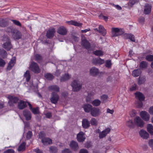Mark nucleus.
<instances>
[{"label":"nucleus","mask_w":153,"mask_h":153,"mask_svg":"<svg viewBox=\"0 0 153 153\" xmlns=\"http://www.w3.org/2000/svg\"><path fill=\"white\" fill-rule=\"evenodd\" d=\"M72 87V90L74 92L79 91L82 88V84L79 80H74L71 84Z\"/></svg>","instance_id":"f257e3e1"},{"label":"nucleus","mask_w":153,"mask_h":153,"mask_svg":"<svg viewBox=\"0 0 153 153\" xmlns=\"http://www.w3.org/2000/svg\"><path fill=\"white\" fill-rule=\"evenodd\" d=\"M8 31H11L12 33V36L13 38L18 39H20L22 37V34L20 32L16 29H13L11 30V28H8Z\"/></svg>","instance_id":"f03ea898"},{"label":"nucleus","mask_w":153,"mask_h":153,"mask_svg":"<svg viewBox=\"0 0 153 153\" xmlns=\"http://www.w3.org/2000/svg\"><path fill=\"white\" fill-rule=\"evenodd\" d=\"M112 36L115 37L123 34L124 31L123 29L113 27L112 28Z\"/></svg>","instance_id":"7ed1b4c3"},{"label":"nucleus","mask_w":153,"mask_h":153,"mask_svg":"<svg viewBox=\"0 0 153 153\" xmlns=\"http://www.w3.org/2000/svg\"><path fill=\"white\" fill-rule=\"evenodd\" d=\"M30 69L36 74H38L40 72L39 67L38 64L34 62H32L30 65Z\"/></svg>","instance_id":"20e7f679"},{"label":"nucleus","mask_w":153,"mask_h":153,"mask_svg":"<svg viewBox=\"0 0 153 153\" xmlns=\"http://www.w3.org/2000/svg\"><path fill=\"white\" fill-rule=\"evenodd\" d=\"M3 40L6 42L3 45V47L6 50L9 51L12 48V45L9 41V39L7 36H5L3 38Z\"/></svg>","instance_id":"39448f33"},{"label":"nucleus","mask_w":153,"mask_h":153,"mask_svg":"<svg viewBox=\"0 0 153 153\" xmlns=\"http://www.w3.org/2000/svg\"><path fill=\"white\" fill-rule=\"evenodd\" d=\"M7 98L9 100L8 103L10 106H13V103H17L19 100V99L17 97L9 95Z\"/></svg>","instance_id":"423d86ee"},{"label":"nucleus","mask_w":153,"mask_h":153,"mask_svg":"<svg viewBox=\"0 0 153 153\" xmlns=\"http://www.w3.org/2000/svg\"><path fill=\"white\" fill-rule=\"evenodd\" d=\"M59 99V96L55 92H52L51 94V97L50 100L53 103L56 104V103Z\"/></svg>","instance_id":"0eeeda50"},{"label":"nucleus","mask_w":153,"mask_h":153,"mask_svg":"<svg viewBox=\"0 0 153 153\" xmlns=\"http://www.w3.org/2000/svg\"><path fill=\"white\" fill-rule=\"evenodd\" d=\"M82 45L85 48L88 49L90 48V43L87 40L84 36H82Z\"/></svg>","instance_id":"6e6552de"},{"label":"nucleus","mask_w":153,"mask_h":153,"mask_svg":"<svg viewBox=\"0 0 153 153\" xmlns=\"http://www.w3.org/2000/svg\"><path fill=\"white\" fill-rule=\"evenodd\" d=\"M101 113L100 109L96 107L93 108L91 111V114L93 117H98Z\"/></svg>","instance_id":"1a4fd4ad"},{"label":"nucleus","mask_w":153,"mask_h":153,"mask_svg":"<svg viewBox=\"0 0 153 153\" xmlns=\"http://www.w3.org/2000/svg\"><path fill=\"white\" fill-rule=\"evenodd\" d=\"M67 30L65 27L61 26L59 27L57 30V33L61 35L65 36L67 33Z\"/></svg>","instance_id":"9d476101"},{"label":"nucleus","mask_w":153,"mask_h":153,"mask_svg":"<svg viewBox=\"0 0 153 153\" xmlns=\"http://www.w3.org/2000/svg\"><path fill=\"white\" fill-rule=\"evenodd\" d=\"M135 124L137 126L142 127L143 126L144 123L143 120L139 117H137L134 119Z\"/></svg>","instance_id":"9b49d317"},{"label":"nucleus","mask_w":153,"mask_h":153,"mask_svg":"<svg viewBox=\"0 0 153 153\" xmlns=\"http://www.w3.org/2000/svg\"><path fill=\"white\" fill-rule=\"evenodd\" d=\"M90 74L93 76H95L99 74V71L98 69L95 67H92L90 70Z\"/></svg>","instance_id":"f8f14e48"},{"label":"nucleus","mask_w":153,"mask_h":153,"mask_svg":"<svg viewBox=\"0 0 153 153\" xmlns=\"http://www.w3.org/2000/svg\"><path fill=\"white\" fill-rule=\"evenodd\" d=\"M140 117L146 121L149 120L150 118L149 114L146 111H142L140 114Z\"/></svg>","instance_id":"ddd939ff"},{"label":"nucleus","mask_w":153,"mask_h":153,"mask_svg":"<svg viewBox=\"0 0 153 153\" xmlns=\"http://www.w3.org/2000/svg\"><path fill=\"white\" fill-rule=\"evenodd\" d=\"M84 135L85 134L83 132H80L77 135V140L79 142H83L85 138Z\"/></svg>","instance_id":"4468645a"},{"label":"nucleus","mask_w":153,"mask_h":153,"mask_svg":"<svg viewBox=\"0 0 153 153\" xmlns=\"http://www.w3.org/2000/svg\"><path fill=\"white\" fill-rule=\"evenodd\" d=\"M28 103H29L22 100H20L18 104V108L20 109H22L27 107Z\"/></svg>","instance_id":"2eb2a0df"},{"label":"nucleus","mask_w":153,"mask_h":153,"mask_svg":"<svg viewBox=\"0 0 153 153\" xmlns=\"http://www.w3.org/2000/svg\"><path fill=\"white\" fill-rule=\"evenodd\" d=\"M90 122L86 119H83L82 121V126L84 128L87 129L90 126Z\"/></svg>","instance_id":"dca6fc26"},{"label":"nucleus","mask_w":153,"mask_h":153,"mask_svg":"<svg viewBox=\"0 0 153 153\" xmlns=\"http://www.w3.org/2000/svg\"><path fill=\"white\" fill-rule=\"evenodd\" d=\"M139 134L142 138L145 139H147L149 136V134L147 131L143 130H141L139 131Z\"/></svg>","instance_id":"f3484780"},{"label":"nucleus","mask_w":153,"mask_h":153,"mask_svg":"<svg viewBox=\"0 0 153 153\" xmlns=\"http://www.w3.org/2000/svg\"><path fill=\"white\" fill-rule=\"evenodd\" d=\"M23 114L27 120H30L31 118V113L27 110H24L23 111Z\"/></svg>","instance_id":"a211bd4d"},{"label":"nucleus","mask_w":153,"mask_h":153,"mask_svg":"<svg viewBox=\"0 0 153 153\" xmlns=\"http://www.w3.org/2000/svg\"><path fill=\"white\" fill-rule=\"evenodd\" d=\"M71 148L74 151H76L78 149L79 147L77 143L74 141H72L70 144Z\"/></svg>","instance_id":"6ab92c4d"},{"label":"nucleus","mask_w":153,"mask_h":153,"mask_svg":"<svg viewBox=\"0 0 153 153\" xmlns=\"http://www.w3.org/2000/svg\"><path fill=\"white\" fill-rule=\"evenodd\" d=\"M55 32L54 28L50 29L47 31L46 36L48 38H52Z\"/></svg>","instance_id":"aec40b11"},{"label":"nucleus","mask_w":153,"mask_h":153,"mask_svg":"<svg viewBox=\"0 0 153 153\" xmlns=\"http://www.w3.org/2000/svg\"><path fill=\"white\" fill-rule=\"evenodd\" d=\"M41 140L42 143L45 145H48L52 143V140L48 137L43 138Z\"/></svg>","instance_id":"412c9836"},{"label":"nucleus","mask_w":153,"mask_h":153,"mask_svg":"<svg viewBox=\"0 0 153 153\" xmlns=\"http://www.w3.org/2000/svg\"><path fill=\"white\" fill-rule=\"evenodd\" d=\"M92 63L96 65H101L104 62V60L100 58H94L92 60Z\"/></svg>","instance_id":"4be33fe9"},{"label":"nucleus","mask_w":153,"mask_h":153,"mask_svg":"<svg viewBox=\"0 0 153 153\" xmlns=\"http://www.w3.org/2000/svg\"><path fill=\"white\" fill-rule=\"evenodd\" d=\"M48 89L50 91H53L56 92H59L60 90L59 87L56 85L50 86L48 87Z\"/></svg>","instance_id":"5701e85b"},{"label":"nucleus","mask_w":153,"mask_h":153,"mask_svg":"<svg viewBox=\"0 0 153 153\" xmlns=\"http://www.w3.org/2000/svg\"><path fill=\"white\" fill-rule=\"evenodd\" d=\"M71 77V76L68 73H66L61 76L60 79V81L61 82H65L69 79Z\"/></svg>","instance_id":"b1692460"},{"label":"nucleus","mask_w":153,"mask_h":153,"mask_svg":"<svg viewBox=\"0 0 153 153\" xmlns=\"http://www.w3.org/2000/svg\"><path fill=\"white\" fill-rule=\"evenodd\" d=\"M82 108H83L84 111L86 113H89L91 111L93 107L90 104H86L84 105Z\"/></svg>","instance_id":"393cba45"},{"label":"nucleus","mask_w":153,"mask_h":153,"mask_svg":"<svg viewBox=\"0 0 153 153\" xmlns=\"http://www.w3.org/2000/svg\"><path fill=\"white\" fill-rule=\"evenodd\" d=\"M152 6L149 4H147L144 7V13L146 14H149L151 12Z\"/></svg>","instance_id":"a878e982"},{"label":"nucleus","mask_w":153,"mask_h":153,"mask_svg":"<svg viewBox=\"0 0 153 153\" xmlns=\"http://www.w3.org/2000/svg\"><path fill=\"white\" fill-rule=\"evenodd\" d=\"M110 128H106L105 130L100 133V138H102L104 137L105 136H106V135L110 132Z\"/></svg>","instance_id":"bb28decb"},{"label":"nucleus","mask_w":153,"mask_h":153,"mask_svg":"<svg viewBox=\"0 0 153 153\" xmlns=\"http://www.w3.org/2000/svg\"><path fill=\"white\" fill-rule=\"evenodd\" d=\"M16 59L15 57L12 58L8 63L7 69L8 70H10L14 65Z\"/></svg>","instance_id":"cd10ccee"},{"label":"nucleus","mask_w":153,"mask_h":153,"mask_svg":"<svg viewBox=\"0 0 153 153\" xmlns=\"http://www.w3.org/2000/svg\"><path fill=\"white\" fill-rule=\"evenodd\" d=\"M28 105L30 109L34 114H39V108L38 107L33 108L31 105L30 103H28Z\"/></svg>","instance_id":"c85d7f7f"},{"label":"nucleus","mask_w":153,"mask_h":153,"mask_svg":"<svg viewBox=\"0 0 153 153\" xmlns=\"http://www.w3.org/2000/svg\"><path fill=\"white\" fill-rule=\"evenodd\" d=\"M99 32L103 36H105L106 34V31L103 26L100 25L99 26Z\"/></svg>","instance_id":"c756f323"},{"label":"nucleus","mask_w":153,"mask_h":153,"mask_svg":"<svg viewBox=\"0 0 153 153\" xmlns=\"http://www.w3.org/2000/svg\"><path fill=\"white\" fill-rule=\"evenodd\" d=\"M136 97L140 101L143 100L145 99L143 95L140 92H137L135 93Z\"/></svg>","instance_id":"7c9ffc66"},{"label":"nucleus","mask_w":153,"mask_h":153,"mask_svg":"<svg viewBox=\"0 0 153 153\" xmlns=\"http://www.w3.org/2000/svg\"><path fill=\"white\" fill-rule=\"evenodd\" d=\"M124 36L125 39H129L131 40V41L134 42L135 39L134 36L131 34H125Z\"/></svg>","instance_id":"2f4dec72"},{"label":"nucleus","mask_w":153,"mask_h":153,"mask_svg":"<svg viewBox=\"0 0 153 153\" xmlns=\"http://www.w3.org/2000/svg\"><path fill=\"white\" fill-rule=\"evenodd\" d=\"M67 22L70 25H74L80 27L82 25V23L74 21L71 20L70 21H68Z\"/></svg>","instance_id":"473e14b6"},{"label":"nucleus","mask_w":153,"mask_h":153,"mask_svg":"<svg viewBox=\"0 0 153 153\" xmlns=\"http://www.w3.org/2000/svg\"><path fill=\"white\" fill-rule=\"evenodd\" d=\"M141 71L140 69H137L134 70L132 73V75L134 77L139 76L141 74Z\"/></svg>","instance_id":"72a5a7b5"},{"label":"nucleus","mask_w":153,"mask_h":153,"mask_svg":"<svg viewBox=\"0 0 153 153\" xmlns=\"http://www.w3.org/2000/svg\"><path fill=\"white\" fill-rule=\"evenodd\" d=\"M145 81L146 78L144 76H140L138 78V83L141 85L144 83Z\"/></svg>","instance_id":"f704fd0d"},{"label":"nucleus","mask_w":153,"mask_h":153,"mask_svg":"<svg viewBox=\"0 0 153 153\" xmlns=\"http://www.w3.org/2000/svg\"><path fill=\"white\" fill-rule=\"evenodd\" d=\"M147 129L148 131L153 135V126L151 124H148L147 126Z\"/></svg>","instance_id":"c9c22d12"},{"label":"nucleus","mask_w":153,"mask_h":153,"mask_svg":"<svg viewBox=\"0 0 153 153\" xmlns=\"http://www.w3.org/2000/svg\"><path fill=\"white\" fill-rule=\"evenodd\" d=\"M45 77L48 80H51L54 78V76L50 73H46L45 75Z\"/></svg>","instance_id":"e433bc0d"},{"label":"nucleus","mask_w":153,"mask_h":153,"mask_svg":"<svg viewBox=\"0 0 153 153\" xmlns=\"http://www.w3.org/2000/svg\"><path fill=\"white\" fill-rule=\"evenodd\" d=\"M147 66V63L146 61H143L140 63V67L141 68H146Z\"/></svg>","instance_id":"4c0bfd02"},{"label":"nucleus","mask_w":153,"mask_h":153,"mask_svg":"<svg viewBox=\"0 0 153 153\" xmlns=\"http://www.w3.org/2000/svg\"><path fill=\"white\" fill-rule=\"evenodd\" d=\"M101 101L98 99L94 100L91 102L92 104L94 106H97L101 104Z\"/></svg>","instance_id":"58836bf2"},{"label":"nucleus","mask_w":153,"mask_h":153,"mask_svg":"<svg viewBox=\"0 0 153 153\" xmlns=\"http://www.w3.org/2000/svg\"><path fill=\"white\" fill-rule=\"evenodd\" d=\"M90 122L92 125L94 126H97L98 124L97 120L94 118H92Z\"/></svg>","instance_id":"ea45409f"},{"label":"nucleus","mask_w":153,"mask_h":153,"mask_svg":"<svg viewBox=\"0 0 153 153\" xmlns=\"http://www.w3.org/2000/svg\"><path fill=\"white\" fill-rule=\"evenodd\" d=\"M108 97L106 95H103L100 97V100L102 103L106 102L108 100Z\"/></svg>","instance_id":"a19ab883"},{"label":"nucleus","mask_w":153,"mask_h":153,"mask_svg":"<svg viewBox=\"0 0 153 153\" xmlns=\"http://www.w3.org/2000/svg\"><path fill=\"white\" fill-rule=\"evenodd\" d=\"M24 76L26 79V81L27 82L28 81L30 78V76L29 71H27L24 74Z\"/></svg>","instance_id":"79ce46f5"},{"label":"nucleus","mask_w":153,"mask_h":153,"mask_svg":"<svg viewBox=\"0 0 153 153\" xmlns=\"http://www.w3.org/2000/svg\"><path fill=\"white\" fill-rule=\"evenodd\" d=\"M57 149L55 146H51L50 147L49 151L51 153H55L57 152Z\"/></svg>","instance_id":"37998d69"},{"label":"nucleus","mask_w":153,"mask_h":153,"mask_svg":"<svg viewBox=\"0 0 153 153\" xmlns=\"http://www.w3.org/2000/svg\"><path fill=\"white\" fill-rule=\"evenodd\" d=\"M25 145L26 144L25 143H22L19 147L18 148V151H20L24 150L25 149Z\"/></svg>","instance_id":"c03bdc74"},{"label":"nucleus","mask_w":153,"mask_h":153,"mask_svg":"<svg viewBox=\"0 0 153 153\" xmlns=\"http://www.w3.org/2000/svg\"><path fill=\"white\" fill-rule=\"evenodd\" d=\"M94 54L98 56H100L103 55V53L101 50H97L93 52Z\"/></svg>","instance_id":"a18cd8bd"},{"label":"nucleus","mask_w":153,"mask_h":153,"mask_svg":"<svg viewBox=\"0 0 153 153\" xmlns=\"http://www.w3.org/2000/svg\"><path fill=\"white\" fill-rule=\"evenodd\" d=\"M126 125L130 128H133L134 127L133 123L132 120H129L127 121Z\"/></svg>","instance_id":"49530a36"},{"label":"nucleus","mask_w":153,"mask_h":153,"mask_svg":"<svg viewBox=\"0 0 153 153\" xmlns=\"http://www.w3.org/2000/svg\"><path fill=\"white\" fill-rule=\"evenodd\" d=\"M112 64L111 62V61L110 60H107L106 61L105 65L108 68H109L111 66Z\"/></svg>","instance_id":"de8ad7c7"},{"label":"nucleus","mask_w":153,"mask_h":153,"mask_svg":"<svg viewBox=\"0 0 153 153\" xmlns=\"http://www.w3.org/2000/svg\"><path fill=\"white\" fill-rule=\"evenodd\" d=\"M146 59L148 61H153V55H149L146 57Z\"/></svg>","instance_id":"09e8293b"},{"label":"nucleus","mask_w":153,"mask_h":153,"mask_svg":"<svg viewBox=\"0 0 153 153\" xmlns=\"http://www.w3.org/2000/svg\"><path fill=\"white\" fill-rule=\"evenodd\" d=\"M7 25V22L4 20H0V26L1 27L5 26Z\"/></svg>","instance_id":"8fccbe9b"},{"label":"nucleus","mask_w":153,"mask_h":153,"mask_svg":"<svg viewBox=\"0 0 153 153\" xmlns=\"http://www.w3.org/2000/svg\"><path fill=\"white\" fill-rule=\"evenodd\" d=\"M11 21L15 25L19 26H21V24L19 21L15 20H12Z\"/></svg>","instance_id":"3c124183"},{"label":"nucleus","mask_w":153,"mask_h":153,"mask_svg":"<svg viewBox=\"0 0 153 153\" xmlns=\"http://www.w3.org/2000/svg\"><path fill=\"white\" fill-rule=\"evenodd\" d=\"M138 1L139 0H129V4H131V5L132 6L137 3Z\"/></svg>","instance_id":"603ef678"},{"label":"nucleus","mask_w":153,"mask_h":153,"mask_svg":"<svg viewBox=\"0 0 153 153\" xmlns=\"http://www.w3.org/2000/svg\"><path fill=\"white\" fill-rule=\"evenodd\" d=\"M32 136V133L31 131H29L27 134L26 138L27 139H30Z\"/></svg>","instance_id":"864d4df0"},{"label":"nucleus","mask_w":153,"mask_h":153,"mask_svg":"<svg viewBox=\"0 0 153 153\" xmlns=\"http://www.w3.org/2000/svg\"><path fill=\"white\" fill-rule=\"evenodd\" d=\"M149 145L152 149L153 150V139H150L149 141Z\"/></svg>","instance_id":"5fc2aeb1"},{"label":"nucleus","mask_w":153,"mask_h":153,"mask_svg":"<svg viewBox=\"0 0 153 153\" xmlns=\"http://www.w3.org/2000/svg\"><path fill=\"white\" fill-rule=\"evenodd\" d=\"M137 88V85L136 84L133 85L130 87V91H134L136 90Z\"/></svg>","instance_id":"6e6d98bb"},{"label":"nucleus","mask_w":153,"mask_h":153,"mask_svg":"<svg viewBox=\"0 0 153 153\" xmlns=\"http://www.w3.org/2000/svg\"><path fill=\"white\" fill-rule=\"evenodd\" d=\"M62 152V153H72L71 151L68 149H66L63 150Z\"/></svg>","instance_id":"4d7b16f0"},{"label":"nucleus","mask_w":153,"mask_h":153,"mask_svg":"<svg viewBox=\"0 0 153 153\" xmlns=\"http://www.w3.org/2000/svg\"><path fill=\"white\" fill-rule=\"evenodd\" d=\"M138 21L139 23L143 24L144 22V18L143 17H140L138 19Z\"/></svg>","instance_id":"13d9d810"},{"label":"nucleus","mask_w":153,"mask_h":153,"mask_svg":"<svg viewBox=\"0 0 153 153\" xmlns=\"http://www.w3.org/2000/svg\"><path fill=\"white\" fill-rule=\"evenodd\" d=\"M5 62L2 59L0 58V66L3 67L5 64Z\"/></svg>","instance_id":"bf43d9fd"},{"label":"nucleus","mask_w":153,"mask_h":153,"mask_svg":"<svg viewBox=\"0 0 153 153\" xmlns=\"http://www.w3.org/2000/svg\"><path fill=\"white\" fill-rule=\"evenodd\" d=\"M35 59L36 60L38 61L41 59L42 57L39 55L37 54L35 55Z\"/></svg>","instance_id":"052dcab7"},{"label":"nucleus","mask_w":153,"mask_h":153,"mask_svg":"<svg viewBox=\"0 0 153 153\" xmlns=\"http://www.w3.org/2000/svg\"><path fill=\"white\" fill-rule=\"evenodd\" d=\"M111 4L115 8H116V9H117V10H121L122 9L121 7L118 5H115L113 3Z\"/></svg>","instance_id":"680f3d73"},{"label":"nucleus","mask_w":153,"mask_h":153,"mask_svg":"<svg viewBox=\"0 0 153 153\" xmlns=\"http://www.w3.org/2000/svg\"><path fill=\"white\" fill-rule=\"evenodd\" d=\"M2 52L3 53V54H1V56L3 57V58H5L6 57L7 55V53L4 50H3L2 51Z\"/></svg>","instance_id":"e2e57ef3"},{"label":"nucleus","mask_w":153,"mask_h":153,"mask_svg":"<svg viewBox=\"0 0 153 153\" xmlns=\"http://www.w3.org/2000/svg\"><path fill=\"white\" fill-rule=\"evenodd\" d=\"M14 151L13 149H9L5 151L4 153H14Z\"/></svg>","instance_id":"0e129e2a"},{"label":"nucleus","mask_w":153,"mask_h":153,"mask_svg":"<svg viewBox=\"0 0 153 153\" xmlns=\"http://www.w3.org/2000/svg\"><path fill=\"white\" fill-rule=\"evenodd\" d=\"M72 39L74 41L76 42H78L79 40L78 37L74 36H73Z\"/></svg>","instance_id":"69168bd1"},{"label":"nucleus","mask_w":153,"mask_h":153,"mask_svg":"<svg viewBox=\"0 0 153 153\" xmlns=\"http://www.w3.org/2000/svg\"><path fill=\"white\" fill-rule=\"evenodd\" d=\"M79 153H88V152L86 149H82L80 150Z\"/></svg>","instance_id":"338daca9"},{"label":"nucleus","mask_w":153,"mask_h":153,"mask_svg":"<svg viewBox=\"0 0 153 153\" xmlns=\"http://www.w3.org/2000/svg\"><path fill=\"white\" fill-rule=\"evenodd\" d=\"M149 112L150 114H153V106L149 108Z\"/></svg>","instance_id":"774afa93"}]
</instances>
